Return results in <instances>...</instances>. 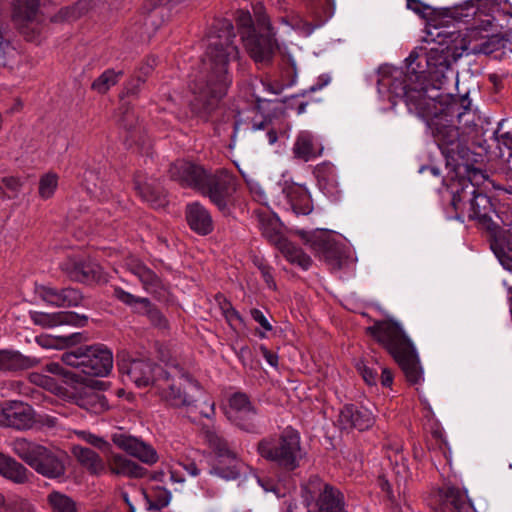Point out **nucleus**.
<instances>
[{
  "label": "nucleus",
  "instance_id": "nucleus-48",
  "mask_svg": "<svg viewBox=\"0 0 512 512\" xmlns=\"http://www.w3.org/2000/svg\"><path fill=\"white\" fill-rule=\"evenodd\" d=\"M29 379L33 384L43 387L47 390H56L55 381L50 376L41 373H31Z\"/></svg>",
  "mask_w": 512,
  "mask_h": 512
},
{
  "label": "nucleus",
  "instance_id": "nucleus-33",
  "mask_svg": "<svg viewBox=\"0 0 512 512\" xmlns=\"http://www.w3.org/2000/svg\"><path fill=\"white\" fill-rule=\"evenodd\" d=\"M40 0H14L13 19L24 29L28 23H32L37 15Z\"/></svg>",
  "mask_w": 512,
  "mask_h": 512
},
{
  "label": "nucleus",
  "instance_id": "nucleus-44",
  "mask_svg": "<svg viewBox=\"0 0 512 512\" xmlns=\"http://www.w3.org/2000/svg\"><path fill=\"white\" fill-rule=\"evenodd\" d=\"M81 292L75 288L61 289L62 307L78 306L82 302Z\"/></svg>",
  "mask_w": 512,
  "mask_h": 512
},
{
  "label": "nucleus",
  "instance_id": "nucleus-4",
  "mask_svg": "<svg viewBox=\"0 0 512 512\" xmlns=\"http://www.w3.org/2000/svg\"><path fill=\"white\" fill-rule=\"evenodd\" d=\"M170 178L184 187L196 189L222 212H226L236 190V180L227 171L208 174L201 166L177 160L169 168Z\"/></svg>",
  "mask_w": 512,
  "mask_h": 512
},
{
  "label": "nucleus",
  "instance_id": "nucleus-20",
  "mask_svg": "<svg viewBox=\"0 0 512 512\" xmlns=\"http://www.w3.org/2000/svg\"><path fill=\"white\" fill-rule=\"evenodd\" d=\"M204 439L209 447L217 454L219 458L229 461L230 467L227 473H221L226 478H235L239 474V460L237 454L230 448L228 442L215 429L207 428L203 432Z\"/></svg>",
  "mask_w": 512,
  "mask_h": 512
},
{
  "label": "nucleus",
  "instance_id": "nucleus-24",
  "mask_svg": "<svg viewBox=\"0 0 512 512\" xmlns=\"http://www.w3.org/2000/svg\"><path fill=\"white\" fill-rule=\"evenodd\" d=\"M62 270L78 282H93L101 279V268L98 264L69 257L61 264Z\"/></svg>",
  "mask_w": 512,
  "mask_h": 512
},
{
  "label": "nucleus",
  "instance_id": "nucleus-15",
  "mask_svg": "<svg viewBox=\"0 0 512 512\" xmlns=\"http://www.w3.org/2000/svg\"><path fill=\"white\" fill-rule=\"evenodd\" d=\"M307 243L320 259L324 260L332 269H341L348 262V255L343 247L329 235L317 234L311 236Z\"/></svg>",
  "mask_w": 512,
  "mask_h": 512
},
{
  "label": "nucleus",
  "instance_id": "nucleus-21",
  "mask_svg": "<svg viewBox=\"0 0 512 512\" xmlns=\"http://www.w3.org/2000/svg\"><path fill=\"white\" fill-rule=\"evenodd\" d=\"M125 266L127 270L139 279L146 292L153 295H161L165 290L162 280L138 258L133 256L127 258Z\"/></svg>",
  "mask_w": 512,
  "mask_h": 512
},
{
  "label": "nucleus",
  "instance_id": "nucleus-52",
  "mask_svg": "<svg viewBox=\"0 0 512 512\" xmlns=\"http://www.w3.org/2000/svg\"><path fill=\"white\" fill-rule=\"evenodd\" d=\"M80 435H81L82 439L85 440L87 443H89L99 449L105 450L109 446V444L103 438L98 437L94 434L83 431L80 433Z\"/></svg>",
  "mask_w": 512,
  "mask_h": 512
},
{
  "label": "nucleus",
  "instance_id": "nucleus-36",
  "mask_svg": "<svg viewBox=\"0 0 512 512\" xmlns=\"http://www.w3.org/2000/svg\"><path fill=\"white\" fill-rule=\"evenodd\" d=\"M38 361L29 357L22 356L18 352L6 350L0 351V371L25 369L36 365Z\"/></svg>",
  "mask_w": 512,
  "mask_h": 512
},
{
  "label": "nucleus",
  "instance_id": "nucleus-54",
  "mask_svg": "<svg viewBox=\"0 0 512 512\" xmlns=\"http://www.w3.org/2000/svg\"><path fill=\"white\" fill-rule=\"evenodd\" d=\"M114 296L121 302L131 306L133 308V306L135 305L138 297L134 296L133 294L123 290L122 288L120 287H117L114 289Z\"/></svg>",
  "mask_w": 512,
  "mask_h": 512
},
{
  "label": "nucleus",
  "instance_id": "nucleus-1",
  "mask_svg": "<svg viewBox=\"0 0 512 512\" xmlns=\"http://www.w3.org/2000/svg\"><path fill=\"white\" fill-rule=\"evenodd\" d=\"M417 57L413 54L407 58V70L383 67L377 81L380 93H387L391 98L404 100L410 113L423 119L448 162L457 163L468 156L469 149L460 139L454 125L455 118L462 122L466 114L457 103L437 102L438 94L427 95L424 86V71H417L414 66Z\"/></svg>",
  "mask_w": 512,
  "mask_h": 512
},
{
  "label": "nucleus",
  "instance_id": "nucleus-38",
  "mask_svg": "<svg viewBox=\"0 0 512 512\" xmlns=\"http://www.w3.org/2000/svg\"><path fill=\"white\" fill-rule=\"evenodd\" d=\"M122 73H116L114 70L108 69L104 71L94 82L92 83V89L98 93H106L112 86H114L118 77Z\"/></svg>",
  "mask_w": 512,
  "mask_h": 512
},
{
  "label": "nucleus",
  "instance_id": "nucleus-47",
  "mask_svg": "<svg viewBox=\"0 0 512 512\" xmlns=\"http://www.w3.org/2000/svg\"><path fill=\"white\" fill-rule=\"evenodd\" d=\"M254 264L259 269L267 286L271 289H276V283L272 275V268L263 259L260 258H255Z\"/></svg>",
  "mask_w": 512,
  "mask_h": 512
},
{
  "label": "nucleus",
  "instance_id": "nucleus-32",
  "mask_svg": "<svg viewBox=\"0 0 512 512\" xmlns=\"http://www.w3.org/2000/svg\"><path fill=\"white\" fill-rule=\"evenodd\" d=\"M73 455L77 461L93 475H99L106 469L105 462L102 458L90 448L75 446L73 448Z\"/></svg>",
  "mask_w": 512,
  "mask_h": 512
},
{
  "label": "nucleus",
  "instance_id": "nucleus-53",
  "mask_svg": "<svg viewBox=\"0 0 512 512\" xmlns=\"http://www.w3.org/2000/svg\"><path fill=\"white\" fill-rule=\"evenodd\" d=\"M268 126H269V123L267 121H260L259 123H252L251 129L253 131L267 129L266 137L268 139V143L272 145L277 141L278 137H277V133L273 129H268Z\"/></svg>",
  "mask_w": 512,
  "mask_h": 512
},
{
  "label": "nucleus",
  "instance_id": "nucleus-11",
  "mask_svg": "<svg viewBox=\"0 0 512 512\" xmlns=\"http://www.w3.org/2000/svg\"><path fill=\"white\" fill-rule=\"evenodd\" d=\"M258 33L242 35L245 48L256 64L267 65L277 49L269 19L264 14L257 16Z\"/></svg>",
  "mask_w": 512,
  "mask_h": 512
},
{
  "label": "nucleus",
  "instance_id": "nucleus-7",
  "mask_svg": "<svg viewBox=\"0 0 512 512\" xmlns=\"http://www.w3.org/2000/svg\"><path fill=\"white\" fill-rule=\"evenodd\" d=\"M201 391L199 383L178 365H166L156 378L155 394L170 408H188L197 401Z\"/></svg>",
  "mask_w": 512,
  "mask_h": 512
},
{
  "label": "nucleus",
  "instance_id": "nucleus-26",
  "mask_svg": "<svg viewBox=\"0 0 512 512\" xmlns=\"http://www.w3.org/2000/svg\"><path fill=\"white\" fill-rule=\"evenodd\" d=\"M288 208L296 215H308L312 209V201L308 190L299 184L286 182L283 187Z\"/></svg>",
  "mask_w": 512,
  "mask_h": 512
},
{
  "label": "nucleus",
  "instance_id": "nucleus-62",
  "mask_svg": "<svg viewBox=\"0 0 512 512\" xmlns=\"http://www.w3.org/2000/svg\"><path fill=\"white\" fill-rule=\"evenodd\" d=\"M392 382H393V374H392L391 370H389L388 368H383L382 374H381V384L384 387H390L392 385Z\"/></svg>",
  "mask_w": 512,
  "mask_h": 512
},
{
  "label": "nucleus",
  "instance_id": "nucleus-28",
  "mask_svg": "<svg viewBox=\"0 0 512 512\" xmlns=\"http://www.w3.org/2000/svg\"><path fill=\"white\" fill-rule=\"evenodd\" d=\"M186 219L189 227L199 235H208L213 231V220L209 211L198 202L187 205Z\"/></svg>",
  "mask_w": 512,
  "mask_h": 512
},
{
  "label": "nucleus",
  "instance_id": "nucleus-13",
  "mask_svg": "<svg viewBox=\"0 0 512 512\" xmlns=\"http://www.w3.org/2000/svg\"><path fill=\"white\" fill-rule=\"evenodd\" d=\"M226 416L232 423L248 433L259 432L256 408L244 393L237 392L230 396Z\"/></svg>",
  "mask_w": 512,
  "mask_h": 512
},
{
  "label": "nucleus",
  "instance_id": "nucleus-17",
  "mask_svg": "<svg viewBox=\"0 0 512 512\" xmlns=\"http://www.w3.org/2000/svg\"><path fill=\"white\" fill-rule=\"evenodd\" d=\"M461 49L468 54H491L505 47L498 35L484 36L478 28L469 29L461 39Z\"/></svg>",
  "mask_w": 512,
  "mask_h": 512
},
{
  "label": "nucleus",
  "instance_id": "nucleus-19",
  "mask_svg": "<svg viewBox=\"0 0 512 512\" xmlns=\"http://www.w3.org/2000/svg\"><path fill=\"white\" fill-rule=\"evenodd\" d=\"M435 512H477L467 495L454 486H445L437 493Z\"/></svg>",
  "mask_w": 512,
  "mask_h": 512
},
{
  "label": "nucleus",
  "instance_id": "nucleus-57",
  "mask_svg": "<svg viewBox=\"0 0 512 512\" xmlns=\"http://www.w3.org/2000/svg\"><path fill=\"white\" fill-rule=\"evenodd\" d=\"M378 484L382 491L386 492L390 502L395 505V508H397L396 499L392 493L391 485L389 481L385 477H379Z\"/></svg>",
  "mask_w": 512,
  "mask_h": 512
},
{
  "label": "nucleus",
  "instance_id": "nucleus-27",
  "mask_svg": "<svg viewBox=\"0 0 512 512\" xmlns=\"http://www.w3.org/2000/svg\"><path fill=\"white\" fill-rule=\"evenodd\" d=\"M135 189L140 197L152 207H162L166 203L163 189L153 178L137 175L135 178Z\"/></svg>",
  "mask_w": 512,
  "mask_h": 512
},
{
  "label": "nucleus",
  "instance_id": "nucleus-9",
  "mask_svg": "<svg viewBox=\"0 0 512 512\" xmlns=\"http://www.w3.org/2000/svg\"><path fill=\"white\" fill-rule=\"evenodd\" d=\"M261 457L285 471H294L305 456L299 433L288 427L279 435L263 438L257 445Z\"/></svg>",
  "mask_w": 512,
  "mask_h": 512
},
{
  "label": "nucleus",
  "instance_id": "nucleus-60",
  "mask_svg": "<svg viewBox=\"0 0 512 512\" xmlns=\"http://www.w3.org/2000/svg\"><path fill=\"white\" fill-rule=\"evenodd\" d=\"M3 184L5 185V187L8 190H10L13 193H16L20 189V187H21L20 180L18 178H15V177L4 178L3 179Z\"/></svg>",
  "mask_w": 512,
  "mask_h": 512
},
{
  "label": "nucleus",
  "instance_id": "nucleus-18",
  "mask_svg": "<svg viewBox=\"0 0 512 512\" xmlns=\"http://www.w3.org/2000/svg\"><path fill=\"white\" fill-rule=\"evenodd\" d=\"M112 442L119 449L147 465H153L159 459L156 450L150 444L123 432L114 433L112 435Z\"/></svg>",
  "mask_w": 512,
  "mask_h": 512
},
{
  "label": "nucleus",
  "instance_id": "nucleus-46",
  "mask_svg": "<svg viewBox=\"0 0 512 512\" xmlns=\"http://www.w3.org/2000/svg\"><path fill=\"white\" fill-rule=\"evenodd\" d=\"M287 25L291 26L294 30L299 31L305 36L312 33V26L302 19L299 15H293L289 19H282Z\"/></svg>",
  "mask_w": 512,
  "mask_h": 512
},
{
  "label": "nucleus",
  "instance_id": "nucleus-39",
  "mask_svg": "<svg viewBox=\"0 0 512 512\" xmlns=\"http://www.w3.org/2000/svg\"><path fill=\"white\" fill-rule=\"evenodd\" d=\"M149 509L161 510L168 506L171 500V493L165 489L158 487L147 496Z\"/></svg>",
  "mask_w": 512,
  "mask_h": 512
},
{
  "label": "nucleus",
  "instance_id": "nucleus-10",
  "mask_svg": "<svg viewBox=\"0 0 512 512\" xmlns=\"http://www.w3.org/2000/svg\"><path fill=\"white\" fill-rule=\"evenodd\" d=\"M61 359L65 365L89 376H106L113 367L112 352L103 345L78 347L64 353Z\"/></svg>",
  "mask_w": 512,
  "mask_h": 512
},
{
  "label": "nucleus",
  "instance_id": "nucleus-43",
  "mask_svg": "<svg viewBox=\"0 0 512 512\" xmlns=\"http://www.w3.org/2000/svg\"><path fill=\"white\" fill-rule=\"evenodd\" d=\"M44 370L50 374L59 376L63 378L66 382L69 380L74 381L77 380L76 378H79L80 375L77 372H72L67 369H65L60 363L58 362H51L45 365Z\"/></svg>",
  "mask_w": 512,
  "mask_h": 512
},
{
  "label": "nucleus",
  "instance_id": "nucleus-50",
  "mask_svg": "<svg viewBox=\"0 0 512 512\" xmlns=\"http://www.w3.org/2000/svg\"><path fill=\"white\" fill-rule=\"evenodd\" d=\"M358 371L362 375L364 381L368 385H375L377 381V372L365 365L364 363L358 364Z\"/></svg>",
  "mask_w": 512,
  "mask_h": 512
},
{
  "label": "nucleus",
  "instance_id": "nucleus-56",
  "mask_svg": "<svg viewBox=\"0 0 512 512\" xmlns=\"http://www.w3.org/2000/svg\"><path fill=\"white\" fill-rule=\"evenodd\" d=\"M153 306L148 298L138 297L133 309L137 313L146 315Z\"/></svg>",
  "mask_w": 512,
  "mask_h": 512
},
{
  "label": "nucleus",
  "instance_id": "nucleus-30",
  "mask_svg": "<svg viewBox=\"0 0 512 512\" xmlns=\"http://www.w3.org/2000/svg\"><path fill=\"white\" fill-rule=\"evenodd\" d=\"M319 188L332 200H338L341 195L336 171L333 166L323 164L316 169Z\"/></svg>",
  "mask_w": 512,
  "mask_h": 512
},
{
  "label": "nucleus",
  "instance_id": "nucleus-45",
  "mask_svg": "<svg viewBox=\"0 0 512 512\" xmlns=\"http://www.w3.org/2000/svg\"><path fill=\"white\" fill-rule=\"evenodd\" d=\"M222 310L226 321L233 330H238L243 326L244 322L242 317L229 303H226L225 306L222 307Z\"/></svg>",
  "mask_w": 512,
  "mask_h": 512
},
{
  "label": "nucleus",
  "instance_id": "nucleus-61",
  "mask_svg": "<svg viewBox=\"0 0 512 512\" xmlns=\"http://www.w3.org/2000/svg\"><path fill=\"white\" fill-rule=\"evenodd\" d=\"M15 512H35V507L27 500H20L15 506Z\"/></svg>",
  "mask_w": 512,
  "mask_h": 512
},
{
  "label": "nucleus",
  "instance_id": "nucleus-42",
  "mask_svg": "<svg viewBox=\"0 0 512 512\" xmlns=\"http://www.w3.org/2000/svg\"><path fill=\"white\" fill-rule=\"evenodd\" d=\"M81 2L77 4V6L72 7H64L61 8L57 14H55L51 21L53 22H65V21H72L80 17V15L84 11V7H80Z\"/></svg>",
  "mask_w": 512,
  "mask_h": 512
},
{
  "label": "nucleus",
  "instance_id": "nucleus-40",
  "mask_svg": "<svg viewBox=\"0 0 512 512\" xmlns=\"http://www.w3.org/2000/svg\"><path fill=\"white\" fill-rule=\"evenodd\" d=\"M58 186V176L55 173H47L40 178L39 195L42 199L52 197Z\"/></svg>",
  "mask_w": 512,
  "mask_h": 512
},
{
  "label": "nucleus",
  "instance_id": "nucleus-41",
  "mask_svg": "<svg viewBox=\"0 0 512 512\" xmlns=\"http://www.w3.org/2000/svg\"><path fill=\"white\" fill-rule=\"evenodd\" d=\"M36 291L43 301L51 305L62 307L61 290L50 286H39Z\"/></svg>",
  "mask_w": 512,
  "mask_h": 512
},
{
  "label": "nucleus",
  "instance_id": "nucleus-31",
  "mask_svg": "<svg viewBox=\"0 0 512 512\" xmlns=\"http://www.w3.org/2000/svg\"><path fill=\"white\" fill-rule=\"evenodd\" d=\"M28 469L13 457L0 453V475L6 479L23 484L29 479Z\"/></svg>",
  "mask_w": 512,
  "mask_h": 512
},
{
  "label": "nucleus",
  "instance_id": "nucleus-29",
  "mask_svg": "<svg viewBox=\"0 0 512 512\" xmlns=\"http://www.w3.org/2000/svg\"><path fill=\"white\" fill-rule=\"evenodd\" d=\"M108 467L112 474L128 478H143L147 469L121 454H111Z\"/></svg>",
  "mask_w": 512,
  "mask_h": 512
},
{
  "label": "nucleus",
  "instance_id": "nucleus-14",
  "mask_svg": "<svg viewBox=\"0 0 512 512\" xmlns=\"http://www.w3.org/2000/svg\"><path fill=\"white\" fill-rule=\"evenodd\" d=\"M303 488L312 500L316 499L317 512H344L343 494L319 477H311Z\"/></svg>",
  "mask_w": 512,
  "mask_h": 512
},
{
  "label": "nucleus",
  "instance_id": "nucleus-25",
  "mask_svg": "<svg viewBox=\"0 0 512 512\" xmlns=\"http://www.w3.org/2000/svg\"><path fill=\"white\" fill-rule=\"evenodd\" d=\"M292 152L295 158L308 162L322 155L323 145L312 132L303 130L297 134Z\"/></svg>",
  "mask_w": 512,
  "mask_h": 512
},
{
  "label": "nucleus",
  "instance_id": "nucleus-49",
  "mask_svg": "<svg viewBox=\"0 0 512 512\" xmlns=\"http://www.w3.org/2000/svg\"><path fill=\"white\" fill-rule=\"evenodd\" d=\"M407 7L422 17L428 16L432 11L431 6L420 0H407Z\"/></svg>",
  "mask_w": 512,
  "mask_h": 512
},
{
  "label": "nucleus",
  "instance_id": "nucleus-58",
  "mask_svg": "<svg viewBox=\"0 0 512 512\" xmlns=\"http://www.w3.org/2000/svg\"><path fill=\"white\" fill-rule=\"evenodd\" d=\"M237 24L241 28L250 30L252 27L251 15L248 12L239 11L237 16Z\"/></svg>",
  "mask_w": 512,
  "mask_h": 512
},
{
  "label": "nucleus",
  "instance_id": "nucleus-6",
  "mask_svg": "<svg viewBox=\"0 0 512 512\" xmlns=\"http://www.w3.org/2000/svg\"><path fill=\"white\" fill-rule=\"evenodd\" d=\"M12 452L39 475L48 479H59L66 474L68 455L62 449L43 445L25 437L9 441Z\"/></svg>",
  "mask_w": 512,
  "mask_h": 512
},
{
  "label": "nucleus",
  "instance_id": "nucleus-2",
  "mask_svg": "<svg viewBox=\"0 0 512 512\" xmlns=\"http://www.w3.org/2000/svg\"><path fill=\"white\" fill-rule=\"evenodd\" d=\"M232 23L227 19L218 20L208 37V46L203 59L205 78L194 81L190 86L195 100L203 110H212L226 94L232 82L228 73L230 61L238 57V48Z\"/></svg>",
  "mask_w": 512,
  "mask_h": 512
},
{
  "label": "nucleus",
  "instance_id": "nucleus-55",
  "mask_svg": "<svg viewBox=\"0 0 512 512\" xmlns=\"http://www.w3.org/2000/svg\"><path fill=\"white\" fill-rule=\"evenodd\" d=\"M251 317L259 323V325L265 330V331H271L272 325L266 318V316L263 314V312L259 309H252L251 310Z\"/></svg>",
  "mask_w": 512,
  "mask_h": 512
},
{
  "label": "nucleus",
  "instance_id": "nucleus-34",
  "mask_svg": "<svg viewBox=\"0 0 512 512\" xmlns=\"http://www.w3.org/2000/svg\"><path fill=\"white\" fill-rule=\"evenodd\" d=\"M255 214L258 219L259 227L262 231L263 236H265L270 242L274 243L277 246L278 241L284 239L279 234V220L275 216L271 215L270 213L263 209L255 211Z\"/></svg>",
  "mask_w": 512,
  "mask_h": 512
},
{
  "label": "nucleus",
  "instance_id": "nucleus-3",
  "mask_svg": "<svg viewBox=\"0 0 512 512\" xmlns=\"http://www.w3.org/2000/svg\"><path fill=\"white\" fill-rule=\"evenodd\" d=\"M467 204L468 218L476 220L479 227L490 236L491 248L500 263L510 268L512 266V237L510 230L502 229L494 222L491 214L494 213L489 197L480 193L471 182L465 183L461 191H456L452 198L455 210Z\"/></svg>",
  "mask_w": 512,
  "mask_h": 512
},
{
  "label": "nucleus",
  "instance_id": "nucleus-59",
  "mask_svg": "<svg viewBox=\"0 0 512 512\" xmlns=\"http://www.w3.org/2000/svg\"><path fill=\"white\" fill-rule=\"evenodd\" d=\"M260 351L264 359L272 366H278V356L276 353L268 350L265 346L260 347Z\"/></svg>",
  "mask_w": 512,
  "mask_h": 512
},
{
  "label": "nucleus",
  "instance_id": "nucleus-8",
  "mask_svg": "<svg viewBox=\"0 0 512 512\" xmlns=\"http://www.w3.org/2000/svg\"><path fill=\"white\" fill-rule=\"evenodd\" d=\"M455 61V58L451 54L450 49L447 47L445 49H430V51L425 55V62L427 65V72L432 83V88L429 87L427 77L424 74V86L427 89V95L438 94L437 102L447 101L449 103H457L461 107V112L466 111L465 116L462 119V122L459 123L457 118H455L454 125L459 131L457 124L463 126H469L470 123L473 122V114L469 108V104H465L466 99L461 101L449 96V95H441L439 90L444 88V86L449 82V80L454 75V71L451 68L452 62Z\"/></svg>",
  "mask_w": 512,
  "mask_h": 512
},
{
  "label": "nucleus",
  "instance_id": "nucleus-64",
  "mask_svg": "<svg viewBox=\"0 0 512 512\" xmlns=\"http://www.w3.org/2000/svg\"><path fill=\"white\" fill-rule=\"evenodd\" d=\"M183 468L187 471V473L191 476H197L199 474V469L195 462L188 461L182 464Z\"/></svg>",
  "mask_w": 512,
  "mask_h": 512
},
{
  "label": "nucleus",
  "instance_id": "nucleus-37",
  "mask_svg": "<svg viewBox=\"0 0 512 512\" xmlns=\"http://www.w3.org/2000/svg\"><path fill=\"white\" fill-rule=\"evenodd\" d=\"M46 503L50 512H78L76 502L59 491L50 492L46 497Z\"/></svg>",
  "mask_w": 512,
  "mask_h": 512
},
{
  "label": "nucleus",
  "instance_id": "nucleus-23",
  "mask_svg": "<svg viewBox=\"0 0 512 512\" xmlns=\"http://www.w3.org/2000/svg\"><path fill=\"white\" fill-rule=\"evenodd\" d=\"M338 422L344 429L356 428L363 431L373 426L375 418L367 407L347 405L340 411Z\"/></svg>",
  "mask_w": 512,
  "mask_h": 512
},
{
  "label": "nucleus",
  "instance_id": "nucleus-5",
  "mask_svg": "<svg viewBox=\"0 0 512 512\" xmlns=\"http://www.w3.org/2000/svg\"><path fill=\"white\" fill-rule=\"evenodd\" d=\"M367 332L395 359L409 383H420L423 371L418 355L399 323L393 320L377 321L367 328Z\"/></svg>",
  "mask_w": 512,
  "mask_h": 512
},
{
  "label": "nucleus",
  "instance_id": "nucleus-12",
  "mask_svg": "<svg viewBox=\"0 0 512 512\" xmlns=\"http://www.w3.org/2000/svg\"><path fill=\"white\" fill-rule=\"evenodd\" d=\"M118 370L124 382H132L137 387L142 388L152 385L155 390V382L161 370H165L157 365H153L147 359H131L126 355L118 357Z\"/></svg>",
  "mask_w": 512,
  "mask_h": 512
},
{
  "label": "nucleus",
  "instance_id": "nucleus-35",
  "mask_svg": "<svg viewBox=\"0 0 512 512\" xmlns=\"http://www.w3.org/2000/svg\"><path fill=\"white\" fill-rule=\"evenodd\" d=\"M277 248L290 263L296 264L304 270H307L312 264L309 255L285 238L278 241Z\"/></svg>",
  "mask_w": 512,
  "mask_h": 512
},
{
  "label": "nucleus",
  "instance_id": "nucleus-51",
  "mask_svg": "<svg viewBox=\"0 0 512 512\" xmlns=\"http://www.w3.org/2000/svg\"><path fill=\"white\" fill-rule=\"evenodd\" d=\"M146 316L149 318L151 323L153 325H155L156 327H159V328H166L167 327L166 319L164 318V316L161 314V312L155 306H153L148 311Z\"/></svg>",
  "mask_w": 512,
  "mask_h": 512
},
{
  "label": "nucleus",
  "instance_id": "nucleus-16",
  "mask_svg": "<svg viewBox=\"0 0 512 512\" xmlns=\"http://www.w3.org/2000/svg\"><path fill=\"white\" fill-rule=\"evenodd\" d=\"M34 417V410L26 403L8 401L0 405V425L27 430L33 426Z\"/></svg>",
  "mask_w": 512,
  "mask_h": 512
},
{
  "label": "nucleus",
  "instance_id": "nucleus-22",
  "mask_svg": "<svg viewBox=\"0 0 512 512\" xmlns=\"http://www.w3.org/2000/svg\"><path fill=\"white\" fill-rule=\"evenodd\" d=\"M31 319L34 324L51 328L58 325H71L83 327L87 324L88 318L72 311H60L56 313L31 312Z\"/></svg>",
  "mask_w": 512,
  "mask_h": 512
},
{
  "label": "nucleus",
  "instance_id": "nucleus-63",
  "mask_svg": "<svg viewBox=\"0 0 512 512\" xmlns=\"http://www.w3.org/2000/svg\"><path fill=\"white\" fill-rule=\"evenodd\" d=\"M134 119V114L132 111L126 110L122 118L120 119L121 124L125 127L130 129L132 126V120Z\"/></svg>",
  "mask_w": 512,
  "mask_h": 512
}]
</instances>
